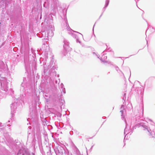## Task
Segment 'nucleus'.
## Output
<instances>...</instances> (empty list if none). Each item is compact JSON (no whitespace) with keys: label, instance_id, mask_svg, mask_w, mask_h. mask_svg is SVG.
<instances>
[{"label":"nucleus","instance_id":"nucleus-1","mask_svg":"<svg viewBox=\"0 0 155 155\" xmlns=\"http://www.w3.org/2000/svg\"><path fill=\"white\" fill-rule=\"evenodd\" d=\"M45 21H46L48 25L46 26V30L42 31V35H44V34L45 37H51L54 35L53 31L54 28L53 27V20L51 19L48 20L46 18L45 19Z\"/></svg>","mask_w":155,"mask_h":155},{"label":"nucleus","instance_id":"nucleus-2","mask_svg":"<svg viewBox=\"0 0 155 155\" xmlns=\"http://www.w3.org/2000/svg\"><path fill=\"white\" fill-rule=\"evenodd\" d=\"M124 105H122L121 107L120 108V112L121 113V118L123 120H124L126 124V126L124 130V134H126L124 137V139L126 138V135L130 134V135L131 134V133H132L133 130L132 129H130L129 127L127 126V122L125 119H124L125 110L124 109Z\"/></svg>","mask_w":155,"mask_h":155},{"label":"nucleus","instance_id":"nucleus-3","mask_svg":"<svg viewBox=\"0 0 155 155\" xmlns=\"http://www.w3.org/2000/svg\"><path fill=\"white\" fill-rule=\"evenodd\" d=\"M44 94L45 97L47 102L49 101L50 100L54 99L55 94L51 88L45 89L44 91Z\"/></svg>","mask_w":155,"mask_h":155},{"label":"nucleus","instance_id":"nucleus-4","mask_svg":"<svg viewBox=\"0 0 155 155\" xmlns=\"http://www.w3.org/2000/svg\"><path fill=\"white\" fill-rule=\"evenodd\" d=\"M147 125L148 124L147 122L143 121V122L137 124L136 126L134 127V128L136 129V127H141L144 130L147 131L150 134V135L152 136L151 134H154V133H153V130L151 131L152 130L148 127Z\"/></svg>","mask_w":155,"mask_h":155},{"label":"nucleus","instance_id":"nucleus-5","mask_svg":"<svg viewBox=\"0 0 155 155\" xmlns=\"http://www.w3.org/2000/svg\"><path fill=\"white\" fill-rule=\"evenodd\" d=\"M42 49L43 51L45 52L44 54L45 55L46 58L48 57V55L49 53L50 54L51 52L49 49V47L48 46L47 42L46 43L43 44Z\"/></svg>","mask_w":155,"mask_h":155},{"label":"nucleus","instance_id":"nucleus-6","mask_svg":"<svg viewBox=\"0 0 155 155\" xmlns=\"http://www.w3.org/2000/svg\"><path fill=\"white\" fill-rule=\"evenodd\" d=\"M17 103L15 101L14 103L11 104V113L12 115L15 112V111L17 108Z\"/></svg>","mask_w":155,"mask_h":155},{"label":"nucleus","instance_id":"nucleus-7","mask_svg":"<svg viewBox=\"0 0 155 155\" xmlns=\"http://www.w3.org/2000/svg\"><path fill=\"white\" fill-rule=\"evenodd\" d=\"M72 32H71V35L72 36V37L74 38H75L76 39V41L77 42H79V43H81V41L79 40V39L78 38V36L77 35L75 34L74 32L77 33H78L79 35H80L81 36L83 37V35L81 34L78 32L72 30Z\"/></svg>","mask_w":155,"mask_h":155},{"label":"nucleus","instance_id":"nucleus-8","mask_svg":"<svg viewBox=\"0 0 155 155\" xmlns=\"http://www.w3.org/2000/svg\"><path fill=\"white\" fill-rule=\"evenodd\" d=\"M1 83L2 90L6 91L8 90L7 84L6 81H5V84L2 81H1Z\"/></svg>","mask_w":155,"mask_h":155},{"label":"nucleus","instance_id":"nucleus-9","mask_svg":"<svg viewBox=\"0 0 155 155\" xmlns=\"http://www.w3.org/2000/svg\"><path fill=\"white\" fill-rule=\"evenodd\" d=\"M93 54L94 56L97 57L99 58V56H98L97 54H96V53L95 52H93ZM107 58V57L105 55L103 54L101 58H100L101 60L102 61V62H106V61H105V60Z\"/></svg>","mask_w":155,"mask_h":155},{"label":"nucleus","instance_id":"nucleus-10","mask_svg":"<svg viewBox=\"0 0 155 155\" xmlns=\"http://www.w3.org/2000/svg\"><path fill=\"white\" fill-rule=\"evenodd\" d=\"M64 48L65 50L66 51H67L70 50L71 48L69 47L68 42L67 41H65V40L64 41Z\"/></svg>","mask_w":155,"mask_h":155},{"label":"nucleus","instance_id":"nucleus-11","mask_svg":"<svg viewBox=\"0 0 155 155\" xmlns=\"http://www.w3.org/2000/svg\"><path fill=\"white\" fill-rule=\"evenodd\" d=\"M26 80L25 79H24L23 80V82L21 84V89L23 91H24L27 87V84L26 83Z\"/></svg>","mask_w":155,"mask_h":155},{"label":"nucleus","instance_id":"nucleus-12","mask_svg":"<svg viewBox=\"0 0 155 155\" xmlns=\"http://www.w3.org/2000/svg\"><path fill=\"white\" fill-rule=\"evenodd\" d=\"M51 68V66L50 65H48V68H45V66H44V71L45 72H47L48 71H49L50 69Z\"/></svg>","mask_w":155,"mask_h":155},{"label":"nucleus","instance_id":"nucleus-13","mask_svg":"<svg viewBox=\"0 0 155 155\" xmlns=\"http://www.w3.org/2000/svg\"><path fill=\"white\" fill-rule=\"evenodd\" d=\"M17 155H25L24 150L23 149H20L19 150Z\"/></svg>","mask_w":155,"mask_h":155},{"label":"nucleus","instance_id":"nucleus-14","mask_svg":"<svg viewBox=\"0 0 155 155\" xmlns=\"http://www.w3.org/2000/svg\"><path fill=\"white\" fill-rule=\"evenodd\" d=\"M109 2V0H106L105 1V7L103 9L104 10V11L105 10L106 8L108 6Z\"/></svg>","mask_w":155,"mask_h":155},{"label":"nucleus","instance_id":"nucleus-15","mask_svg":"<svg viewBox=\"0 0 155 155\" xmlns=\"http://www.w3.org/2000/svg\"><path fill=\"white\" fill-rule=\"evenodd\" d=\"M115 69L118 72H119V71L121 72V71L119 69V68L117 67H115Z\"/></svg>","mask_w":155,"mask_h":155},{"label":"nucleus","instance_id":"nucleus-16","mask_svg":"<svg viewBox=\"0 0 155 155\" xmlns=\"http://www.w3.org/2000/svg\"><path fill=\"white\" fill-rule=\"evenodd\" d=\"M62 91L61 92H63L64 94H65L66 93L65 88H63V89H62Z\"/></svg>","mask_w":155,"mask_h":155},{"label":"nucleus","instance_id":"nucleus-17","mask_svg":"<svg viewBox=\"0 0 155 155\" xmlns=\"http://www.w3.org/2000/svg\"><path fill=\"white\" fill-rule=\"evenodd\" d=\"M60 87H61V89H63V88H64V85L62 83L60 85Z\"/></svg>","mask_w":155,"mask_h":155},{"label":"nucleus","instance_id":"nucleus-18","mask_svg":"<svg viewBox=\"0 0 155 155\" xmlns=\"http://www.w3.org/2000/svg\"><path fill=\"white\" fill-rule=\"evenodd\" d=\"M65 20H66V26H67V25H68V21H67V18H66H66H65Z\"/></svg>","mask_w":155,"mask_h":155},{"label":"nucleus","instance_id":"nucleus-19","mask_svg":"<svg viewBox=\"0 0 155 155\" xmlns=\"http://www.w3.org/2000/svg\"><path fill=\"white\" fill-rule=\"evenodd\" d=\"M137 116H136V121H137V120H138L139 119V118H138V117H137Z\"/></svg>","mask_w":155,"mask_h":155},{"label":"nucleus","instance_id":"nucleus-20","mask_svg":"<svg viewBox=\"0 0 155 155\" xmlns=\"http://www.w3.org/2000/svg\"><path fill=\"white\" fill-rule=\"evenodd\" d=\"M29 48L28 47V48H27L26 49L27 51H29Z\"/></svg>","mask_w":155,"mask_h":155},{"label":"nucleus","instance_id":"nucleus-21","mask_svg":"<svg viewBox=\"0 0 155 155\" xmlns=\"http://www.w3.org/2000/svg\"><path fill=\"white\" fill-rule=\"evenodd\" d=\"M149 28H148V29L147 30V31H146V32H147V31H149Z\"/></svg>","mask_w":155,"mask_h":155},{"label":"nucleus","instance_id":"nucleus-22","mask_svg":"<svg viewBox=\"0 0 155 155\" xmlns=\"http://www.w3.org/2000/svg\"><path fill=\"white\" fill-rule=\"evenodd\" d=\"M9 124H7V127H9Z\"/></svg>","mask_w":155,"mask_h":155},{"label":"nucleus","instance_id":"nucleus-23","mask_svg":"<svg viewBox=\"0 0 155 155\" xmlns=\"http://www.w3.org/2000/svg\"><path fill=\"white\" fill-rule=\"evenodd\" d=\"M143 108L142 111V114H143Z\"/></svg>","mask_w":155,"mask_h":155},{"label":"nucleus","instance_id":"nucleus-24","mask_svg":"<svg viewBox=\"0 0 155 155\" xmlns=\"http://www.w3.org/2000/svg\"><path fill=\"white\" fill-rule=\"evenodd\" d=\"M28 128H29V129H31V127H28Z\"/></svg>","mask_w":155,"mask_h":155},{"label":"nucleus","instance_id":"nucleus-25","mask_svg":"<svg viewBox=\"0 0 155 155\" xmlns=\"http://www.w3.org/2000/svg\"><path fill=\"white\" fill-rule=\"evenodd\" d=\"M107 63L108 64H109L110 63L109 61H108V63Z\"/></svg>","mask_w":155,"mask_h":155},{"label":"nucleus","instance_id":"nucleus-26","mask_svg":"<svg viewBox=\"0 0 155 155\" xmlns=\"http://www.w3.org/2000/svg\"><path fill=\"white\" fill-rule=\"evenodd\" d=\"M140 118H142L141 119V120H142V119H143V118H142L141 117H140Z\"/></svg>","mask_w":155,"mask_h":155},{"label":"nucleus","instance_id":"nucleus-27","mask_svg":"<svg viewBox=\"0 0 155 155\" xmlns=\"http://www.w3.org/2000/svg\"><path fill=\"white\" fill-rule=\"evenodd\" d=\"M53 57H54V56H52V58H53Z\"/></svg>","mask_w":155,"mask_h":155},{"label":"nucleus","instance_id":"nucleus-28","mask_svg":"<svg viewBox=\"0 0 155 155\" xmlns=\"http://www.w3.org/2000/svg\"><path fill=\"white\" fill-rule=\"evenodd\" d=\"M10 122V120H8V122Z\"/></svg>","mask_w":155,"mask_h":155},{"label":"nucleus","instance_id":"nucleus-29","mask_svg":"<svg viewBox=\"0 0 155 155\" xmlns=\"http://www.w3.org/2000/svg\"><path fill=\"white\" fill-rule=\"evenodd\" d=\"M94 27H93V29H94Z\"/></svg>","mask_w":155,"mask_h":155},{"label":"nucleus","instance_id":"nucleus-30","mask_svg":"<svg viewBox=\"0 0 155 155\" xmlns=\"http://www.w3.org/2000/svg\"><path fill=\"white\" fill-rule=\"evenodd\" d=\"M28 119H27V120L28 121Z\"/></svg>","mask_w":155,"mask_h":155},{"label":"nucleus","instance_id":"nucleus-31","mask_svg":"<svg viewBox=\"0 0 155 155\" xmlns=\"http://www.w3.org/2000/svg\"><path fill=\"white\" fill-rule=\"evenodd\" d=\"M50 16L51 17H52V15H50Z\"/></svg>","mask_w":155,"mask_h":155},{"label":"nucleus","instance_id":"nucleus-32","mask_svg":"<svg viewBox=\"0 0 155 155\" xmlns=\"http://www.w3.org/2000/svg\"><path fill=\"white\" fill-rule=\"evenodd\" d=\"M104 62V63H105V62Z\"/></svg>","mask_w":155,"mask_h":155}]
</instances>
